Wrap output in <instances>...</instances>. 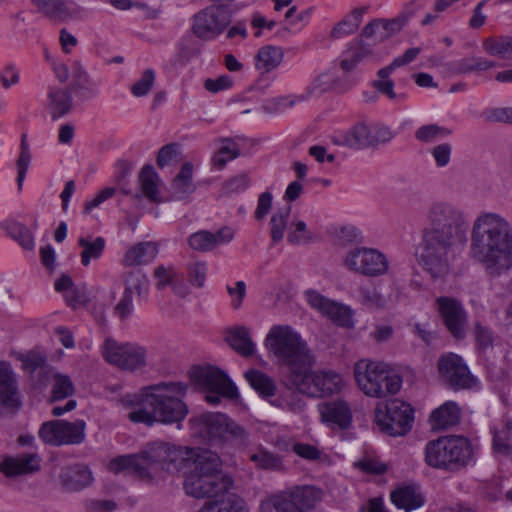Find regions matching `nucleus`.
Here are the masks:
<instances>
[{
	"mask_svg": "<svg viewBox=\"0 0 512 512\" xmlns=\"http://www.w3.org/2000/svg\"><path fill=\"white\" fill-rule=\"evenodd\" d=\"M451 133L452 131L449 128L436 124L424 125L418 129V139L425 142H432L444 139L451 135Z\"/></svg>",
	"mask_w": 512,
	"mask_h": 512,
	"instance_id": "4d7b16f0",
	"label": "nucleus"
},
{
	"mask_svg": "<svg viewBox=\"0 0 512 512\" xmlns=\"http://www.w3.org/2000/svg\"><path fill=\"white\" fill-rule=\"evenodd\" d=\"M425 463L448 473H457L476 463L471 440L463 435H444L428 441L424 449Z\"/></svg>",
	"mask_w": 512,
	"mask_h": 512,
	"instance_id": "423d86ee",
	"label": "nucleus"
},
{
	"mask_svg": "<svg viewBox=\"0 0 512 512\" xmlns=\"http://www.w3.org/2000/svg\"><path fill=\"white\" fill-rule=\"evenodd\" d=\"M178 155V146L176 144H168L163 146L158 152L157 165L160 168L170 166L176 161Z\"/></svg>",
	"mask_w": 512,
	"mask_h": 512,
	"instance_id": "774afa93",
	"label": "nucleus"
},
{
	"mask_svg": "<svg viewBox=\"0 0 512 512\" xmlns=\"http://www.w3.org/2000/svg\"><path fill=\"white\" fill-rule=\"evenodd\" d=\"M77 243L81 248L80 258L84 267H88L91 261L100 259L106 247V240L103 237L91 234L80 235Z\"/></svg>",
	"mask_w": 512,
	"mask_h": 512,
	"instance_id": "cd10ccee",
	"label": "nucleus"
},
{
	"mask_svg": "<svg viewBox=\"0 0 512 512\" xmlns=\"http://www.w3.org/2000/svg\"><path fill=\"white\" fill-rule=\"evenodd\" d=\"M20 82V69L14 63H7L0 69V83L4 89H10Z\"/></svg>",
	"mask_w": 512,
	"mask_h": 512,
	"instance_id": "680f3d73",
	"label": "nucleus"
},
{
	"mask_svg": "<svg viewBox=\"0 0 512 512\" xmlns=\"http://www.w3.org/2000/svg\"><path fill=\"white\" fill-rule=\"evenodd\" d=\"M249 459L260 470L281 471L284 469L282 457L263 446L252 450L249 454Z\"/></svg>",
	"mask_w": 512,
	"mask_h": 512,
	"instance_id": "473e14b6",
	"label": "nucleus"
},
{
	"mask_svg": "<svg viewBox=\"0 0 512 512\" xmlns=\"http://www.w3.org/2000/svg\"><path fill=\"white\" fill-rule=\"evenodd\" d=\"M277 407L293 413H301L306 408V402L295 392L288 391L272 401Z\"/></svg>",
	"mask_w": 512,
	"mask_h": 512,
	"instance_id": "3c124183",
	"label": "nucleus"
},
{
	"mask_svg": "<svg viewBox=\"0 0 512 512\" xmlns=\"http://www.w3.org/2000/svg\"><path fill=\"white\" fill-rule=\"evenodd\" d=\"M370 55V50L367 47H359L349 57L340 61V67L346 70H353Z\"/></svg>",
	"mask_w": 512,
	"mask_h": 512,
	"instance_id": "69168bd1",
	"label": "nucleus"
},
{
	"mask_svg": "<svg viewBox=\"0 0 512 512\" xmlns=\"http://www.w3.org/2000/svg\"><path fill=\"white\" fill-rule=\"evenodd\" d=\"M61 483L71 491H79L91 484L93 478L91 471L84 465H75L63 469Z\"/></svg>",
	"mask_w": 512,
	"mask_h": 512,
	"instance_id": "c85d7f7f",
	"label": "nucleus"
},
{
	"mask_svg": "<svg viewBox=\"0 0 512 512\" xmlns=\"http://www.w3.org/2000/svg\"><path fill=\"white\" fill-rule=\"evenodd\" d=\"M158 254V247L153 242H140L129 248L123 258L125 266H139L152 262Z\"/></svg>",
	"mask_w": 512,
	"mask_h": 512,
	"instance_id": "2f4dec72",
	"label": "nucleus"
},
{
	"mask_svg": "<svg viewBox=\"0 0 512 512\" xmlns=\"http://www.w3.org/2000/svg\"><path fill=\"white\" fill-rule=\"evenodd\" d=\"M495 67V63L481 57L462 58L449 63V69L456 74L485 71Z\"/></svg>",
	"mask_w": 512,
	"mask_h": 512,
	"instance_id": "ea45409f",
	"label": "nucleus"
},
{
	"mask_svg": "<svg viewBox=\"0 0 512 512\" xmlns=\"http://www.w3.org/2000/svg\"><path fill=\"white\" fill-rule=\"evenodd\" d=\"M283 56L281 48L272 45L264 46L256 55V69L262 73L270 72L280 65Z\"/></svg>",
	"mask_w": 512,
	"mask_h": 512,
	"instance_id": "4c0bfd02",
	"label": "nucleus"
},
{
	"mask_svg": "<svg viewBox=\"0 0 512 512\" xmlns=\"http://www.w3.org/2000/svg\"><path fill=\"white\" fill-rule=\"evenodd\" d=\"M85 422L78 419L74 422L61 420V431L64 444H79L85 438Z\"/></svg>",
	"mask_w": 512,
	"mask_h": 512,
	"instance_id": "a18cd8bd",
	"label": "nucleus"
},
{
	"mask_svg": "<svg viewBox=\"0 0 512 512\" xmlns=\"http://www.w3.org/2000/svg\"><path fill=\"white\" fill-rule=\"evenodd\" d=\"M163 469L183 471V488L188 496L202 499L217 496L232 485L224 473L220 457L211 450L189 448L167 443Z\"/></svg>",
	"mask_w": 512,
	"mask_h": 512,
	"instance_id": "f03ea898",
	"label": "nucleus"
},
{
	"mask_svg": "<svg viewBox=\"0 0 512 512\" xmlns=\"http://www.w3.org/2000/svg\"><path fill=\"white\" fill-rule=\"evenodd\" d=\"M187 386L180 382H161L142 387L135 393H127L120 399L121 404L130 409L127 417L136 424L153 426L156 423H180L188 414L182 398Z\"/></svg>",
	"mask_w": 512,
	"mask_h": 512,
	"instance_id": "7ed1b4c3",
	"label": "nucleus"
},
{
	"mask_svg": "<svg viewBox=\"0 0 512 512\" xmlns=\"http://www.w3.org/2000/svg\"><path fill=\"white\" fill-rule=\"evenodd\" d=\"M469 255L491 276L509 271L512 268V225L509 221L498 213H480L472 226Z\"/></svg>",
	"mask_w": 512,
	"mask_h": 512,
	"instance_id": "20e7f679",
	"label": "nucleus"
},
{
	"mask_svg": "<svg viewBox=\"0 0 512 512\" xmlns=\"http://www.w3.org/2000/svg\"><path fill=\"white\" fill-rule=\"evenodd\" d=\"M357 388L369 398L384 399L397 395L403 384L402 376L381 360L361 358L353 365Z\"/></svg>",
	"mask_w": 512,
	"mask_h": 512,
	"instance_id": "0eeeda50",
	"label": "nucleus"
},
{
	"mask_svg": "<svg viewBox=\"0 0 512 512\" xmlns=\"http://www.w3.org/2000/svg\"><path fill=\"white\" fill-rule=\"evenodd\" d=\"M189 246L196 251L208 252L215 248V242H213L212 232L209 231H198L192 234L188 240Z\"/></svg>",
	"mask_w": 512,
	"mask_h": 512,
	"instance_id": "13d9d810",
	"label": "nucleus"
},
{
	"mask_svg": "<svg viewBox=\"0 0 512 512\" xmlns=\"http://www.w3.org/2000/svg\"><path fill=\"white\" fill-rule=\"evenodd\" d=\"M245 378L251 387L262 397L268 398L274 396L276 389L275 383L265 373L258 370H250L245 373Z\"/></svg>",
	"mask_w": 512,
	"mask_h": 512,
	"instance_id": "37998d69",
	"label": "nucleus"
},
{
	"mask_svg": "<svg viewBox=\"0 0 512 512\" xmlns=\"http://www.w3.org/2000/svg\"><path fill=\"white\" fill-rule=\"evenodd\" d=\"M154 276L157 279L156 286L158 289H163L168 285H172L178 278L176 271L171 266H158L154 271Z\"/></svg>",
	"mask_w": 512,
	"mask_h": 512,
	"instance_id": "0e129e2a",
	"label": "nucleus"
},
{
	"mask_svg": "<svg viewBox=\"0 0 512 512\" xmlns=\"http://www.w3.org/2000/svg\"><path fill=\"white\" fill-rule=\"evenodd\" d=\"M240 154V149L236 142L231 139H222L219 148L213 157V163L219 169H222L227 162L236 159Z\"/></svg>",
	"mask_w": 512,
	"mask_h": 512,
	"instance_id": "49530a36",
	"label": "nucleus"
},
{
	"mask_svg": "<svg viewBox=\"0 0 512 512\" xmlns=\"http://www.w3.org/2000/svg\"><path fill=\"white\" fill-rule=\"evenodd\" d=\"M155 81V73L152 69L144 71L142 76L132 85L131 93L135 97L146 96L152 89Z\"/></svg>",
	"mask_w": 512,
	"mask_h": 512,
	"instance_id": "052dcab7",
	"label": "nucleus"
},
{
	"mask_svg": "<svg viewBox=\"0 0 512 512\" xmlns=\"http://www.w3.org/2000/svg\"><path fill=\"white\" fill-rule=\"evenodd\" d=\"M198 512H249V509L242 498L227 494L219 500L206 502Z\"/></svg>",
	"mask_w": 512,
	"mask_h": 512,
	"instance_id": "72a5a7b5",
	"label": "nucleus"
},
{
	"mask_svg": "<svg viewBox=\"0 0 512 512\" xmlns=\"http://www.w3.org/2000/svg\"><path fill=\"white\" fill-rule=\"evenodd\" d=\"M188 277L192 285L202 287L206 281L207 264L205 262L196 261L188 265Z\"/></svg>",
	"mask_w": 512,
	"mask_h": 512,
	"instance_id": "e2e57ef3",
	"label": "nucleus"
},
{
	"mask_svg": "<svg viewBox=\"0 0 512 512\" xmlns=\"http://www.w3.org/2000/svg\"><path fill=\"white\" fill-rule=\"evenodd\" d=\"M46 383L52 381L51 401H59L72 396L75 392L74 384L71 378L52 369L51 374L44 378Z\"/></svg>",
	"mask_w": 512,
	"mask_h": 512,
	"instance_id": "e433bc0d",
	"label": "nucleus"
},
{
	"mask_svg": "<svg viewBox=\"0 0 512 512\" xmlns=\"http://www.w3.org/2000/svg\"><path fill=\"white\" fill-rule=\"evenodd\" d=\"M436 303L448 331L456 339L464 338L467 315L462 304L457 299L446 296L437 298Z\"/></svg>",
	"mask_w": 512,
	"mask_h": 512,
	"instance_id": "aec40b11",
	"label": "nucleus"
},
{
	"mask_svg": "<svg viewBox=\"0 0 512 512\" xmlns=\"http://www.w3.org/2000/svg\"><path fill=\"white\" fill-rule=\"evenodd\" d=\"M20 406L17 375L11 365L0 361V413Z\"/></svg>",
	"mask_w": 512,
	"mask_h": 512,
	"instance_id": "4be33fe9",
	"label": "nucleus"
},
{
	"mask_svg": "<svg viewBox=\"0 0 512 512\" xmlns=\"http://www.w3.org/2000/svg\"><path fill=\"white\" fill-rule=\"evenodd\" d=\"M37 11L50 20L65 22L83 19L87 10L76 3L70 5L65 0H31Z\"/></svg>",
	"mask_w": 512,
	"mask_h": 512,
	"instance_id": "412c9836",
	"label": "nucleus"
},
{
	"mask_svg": "<svg viewBox=\"0 0 512 512\" xmlns=\"http://www.w3.org/2000/svg\"><path fill=\"white\" fill-rule=\"evenodd\" d=\"M438 372L441 380L456 391L471 389L477 384L462 357L455 353H446L439 358Z\"/></svg>",
	"mask_w": 512,
	"mask_h": 512,
	"instance_id": "f3484780",
	"label": "nucleus"
},
{
	"mask_svg": "<svg viewBox=\"0 0 512 512\" xmlns=\"http://www.w3.org/2000/svg\"><path fill=\"white\" fill-rule=\"evenodd\" d=\"M263 344L268 356L279 366L286 367L289 370V377L301 367L315 364V356L308 343L290 325H272L264 338Z\"/></svg>",
	"mask_w": 512,
	"mask_h": 512,
	"instance_id": "39448f33",
	"label": "nucleus"
},
{
	"mask_svg": "<svg viewBox=\"0 0 512 512\" xmlns=\"http://www.w3.org/2000/svg\"><path fill=\"white\" fill-rule=\"evenodd\" d=\"M491 434L494 454L501 457L512 456V421L494 425Z\"/></svg>",
	"mask_w": 512,
	"mask_h": 512,
	"instance_id": "7c9ffc66",
	"label": "nucleus"
},
{
	"mask_svg": "<svg viewBox=\"0 0 512 512\" xmlns=\"http://www.w3.org/2000/svg\"><path fill=\"white\" fill-rule=\"evenodd\" d=\"M483 48L488 54L492 56L506 58V37L487 38L483 42Z\"/></svg>",
	"mask_w": 512,
	"mask_h": 512,
	"instance_id": "338daca9",
	"label": "nucleus"
},
{
	"mask_svg": "<svg viewBox=\"0 0 512 512\" xmlns=\"http://www.w3.org/2000/svg\"><path fill=\"white\" fill-rule=\"evenodd\" d=\"M291 213V207L286 206L277 210L271 218V238L274 243L281 241L287 227L288 218Z\"/></svg>",
	"mask_w": 512,
	"mask_h": 512,
	"instance_id": "09e8293b",
	"label": "nucleus"
},
{
	"mask_svg": "<svg viewBox=\"0 0 512 512\" xmlns=\"http://www.w3.org/2000/svg\"><path fill=\"white\" fill-rule=\"evenodd\" d=\"M194 435L207 440L244 445L248 441L246 430L222 413H204L190 420Z\"/></svg>",
	"mask_w": 512,
	"mask_h": 512,
	"instance_id": "1a4fd4ad",
	"label": "nucleus"
},
{
	"mask_svg": "<svg viewBox=\"0 0 512 512\" xmlns=\"http://www.w3.org/2000/svg\"><path fill=\"white\" fill-rule=\"evenodd\" d=\"M366 8L354 9L345 19L339 22L331 31L333 38H342L357 31L363 20Z\"/></svg>",
	"mask_w": 512,
	"mask_h": 512,
	"instance_id": "79ce46f5",
	"label": "nucleus"
},
{
	"mask_svg": "<svg viewBox=\"0 0 512 512\" xmlns=\"http://www.w3.org/2000/svg\"><path fill=\"white\" fill-rule=\"evenodd\" d=\"M140 189L144 197L152 202H160V179L152 166H144L139 174Z\"/></svg>",
	"mask_w": 512,
	"mask_h": 512,
	"instance_id": "f704fd0d",
	"label": "nucleus"
},
{
	"mask_svg": "<svg viewBox=\"0 0 512 512\" xmlns=\"http://www.w3.org/2000/svg\"><path fill=\"white\" fill-rule=\"evenodd\" d=\"M390 499L397 508L410 512L416 508V488L413 484L401 485L391 492Z\"/></svg>",
	"mask_w": 512,
	"mask_h": 512,
	"instance_id": "c03bdc74",
	"label": "nucleus"
},
{
	"mask_svg": "<svg viewBox=\"0 0 512 512\" xmlns=\"http://www.w3.org/2000/svg\"><path fill=\"white\" fill-rule=\"evenodd\" d=\"M429 224L422 231L421 265L433 279L443 278L449 271L447 254L451 247L466 241L469 221L464 211L449 202H434L425 211Z\"/></svg>",
	"mask_w": 512,
	"mask_h": 512,
	"instance_id": "f257e3e1",
	"label": "nucleus"
},
{
	"mask_svg": "<svg viewBox=\"0 0 512 512\" xmlns=\"http://www.w3.org/2000/svg\"><path fill=\"white\" fill-rule=\"evenodd\" d=\"M191 379L199 389L206 392L205 400L211 405H218L221 397L234 399L238 395L233 382L216 367H195L191 372Z\"/></svg>",
	"mask_w": 512,
	"mask_h": 512,
	"instance_id": "4468645a",
	"label": "nucleus"
},
{
	"mask_svg": "<svg viewBox=\"0 0 512 512\" xmlns=\"http://www.w3.org/2000/svg\"><path fill=\"white\" fill-rule=\"evenodd\" d=\"M167 449L165 442H153L137 454L122 455L112 459L108 469L114 474L133 472L141 477H149L151 470L163 469L165 456L160 450Z\"/></svg>",
	"mask_w": 512,
	"mask_h": 512,
	"instance_id": "9d476101",
	"label": "nucleus"
},
{
	"mask_svg": "<svg viewBox=\"0 0 512 512\" xmlns=\"http://www.w3.org/2000/svg\"><path fill=\"white\" fill-rule=\"evenodd\" d=\"M360 77L353 70L335 67V88L337 93H346L355 87Z\"/></svg>",
	"mask_w": 512,
	"mask_h": 512,
	"instance_id": "603ef678",
	"label": "nucleus"
},
{
	"mask_svg": "<svg viewBox=\"0 0 512 512\" xmlns=\"http://www.w3.org/2000/svg\"><path fill=\"white\" fill-rule=\"evenodd\" d=\"M20 155L17 160V185L18 188L21 189L23 182L26 177V173L29 169L30 162H31V153L29 149V144L26 140V136L23 135L21 139V147H20Z\"/></svg>",
	"mask_w": 512,
	"mask_h": 512,
	"instance_id": "5fc2aeb1",
	"label": "nucleus"
},
{
	"mask_svg": "<svg viewBox=\"0 0 512 512\" xmlns=\"http://www.w3.org/2000/svg\"><path fill=\"white\" fill-rule=\"evenodd\" d=\"M172 189L178 198H182L195 190L193 183V166L191 163H184L172 182Z\"/></svg>",
	"mask_w": 512,
	"mask_h": 512,
	"instance_id": "a19ab883",
	"label": "nucleus"
},
{
	"mask_svg": "<svg viewBox=\"0 0 512 512\" xmlns=\"http://www.w3.org/2000/svg\"><path fill=\"white\" fill-rule=\"evenodd\" d=\"M230 346L242 356H251L256 350L255 343L251 340L250 331L245 326L236 327L227 336Z\"/></svg>",
	"mask_w": 512,
	"mask_h": 512,
	"instance_id": "c9c22d12",
	"label": "nucleus"
},
{
	"mask_svg": "<svg viewBox=\"0 0 512 512\" xmlns=\"http://www.w3.org/2000/svg\"><path fill=\"white\" fill-rule=\"evenodd\" d=\"M17 359L22 363V369L33 376L35 386L43 388L46 386V378L52 372V368L46 364L44 354L31 351L26 354H19Z\"/></svg>",
	"mask_w": 512,
	"mask_h": 512,
	"instance_id": "a878e982",
	"label": "nucleus"
},
{
	"mask_svg": "<svg viewBox=\"0 0 512 512\" xmlns=\"http://www.w3.org/2000/svg\"><path fill=\"white\" fill-rule=\"evenodd\" d=\"M416 58V48H410L401 56L396 57L388 66L378 71L379 78H389L391 73L399 67L411 63Z\"/></svg>",
	"mask_w": 512,
	"mask_h": 512,
	"instance_id": "bf43d9fd",
	"label": "nucleus"
},
{
	"mask_svg": "<svg viewBox=\"0 0 512 512\" xmlns=\"http://www.w3.org/2000/svg\"><path fill=\"white\" fill-rule=\"evenodd\" d=\"M374 421L379 429L390 436H403L414 421L413 407L399 399L386 404L378 403L374 410Z\"/></svg>",
	"mask_w": 512,
	"mask_h": 512,
	"instance_id": "ddd939ff",
	"label": "nucleus"
},
{
	"mask_svg": "<svg viewBox=\"0 0 512 512\" xmlns=\"http://www.w3.org/2000/svg\"><path fill=\"white\" fill-rule=\"evenodd\" d=\"M412 17L413 11L402 13L391 20L373 21L364 27V34L366 36H375L380 40L389 38L401 31Z\"/></svg>",
	"mask_w": 512,
	"mask_h": 512,
	"instance_id": "bb28decb",
	"label": "nucleus"
},
{
	"mask_svg": "<svg viewBox=\"0 0 512 512\" xmlns=\"http://www.w3.org/2000/svg\"><path fill=\"white\" fill-rule=\"evenodd\" d=\"M102 355L108 363L130 372L143 371L152 365L149 351L138 343H119L107 338L102 345Z\"/></svg>",
	"mask_w": 512,
	"mask_h": 512,
	"instance_id": "9b49d317",
	"label": "nucleus"
},
{
	"mask_svg": "<svg viewBox=\"0 0 512 512\" xmlns=\"http://www.w3.org/2000/svg\"><path fill=\"white\" fill-rule=\"evenodd\" d=\"M304 296L311 308L317 310L337 325L346 328L354 326L353 311L348 306L326 298L315 290L306 291Z\"/></svg>",
	"mask_w": 512,
	"mask_h": 512,
	"instance_id": "a211bd4d",
	"label": "nucleus"
},
{
	"mask_svg": "<svg viewBox=\"0 0 512 512\" xmlns=\"http://www.w3.org/2000/svg\"><path fill=\"white\" fill-rule=\"evenodd\" d=\"M133 296L146 297L149 291V280L140 270L132 271L125 280V289Z\"/></svg>",
	"mask_w": 512,
	"mask_h": 512,
	"instance_id": "de8ad7c7",
	"label": "nucleus"
},
{
	"mask_svg": "<svg viewBox=\"0 0 512 512\" xmlns=\"http://www.w3.org/2000/svg\"><path fill=\"white\" fill-rule=\"evenodd\" d=\"M71 73V89L80 100H90L99 95L101 80L91 77L80 62H73Z\"/></svg>",
	"mask_w": 512,
	"mask_h": 512,
	"instance_id": "5701e85b",
	"label": "nucleus"
},
{
	"mask_svg": "<svg viewBox=\"0 0 512 512\" xmlns=\"http://www.w3.org/2000/svg\"><path fill=\"white\" fill-rule=\"evenodd\" d=\"M39 469L40 457L38 454L6 456L0 463V471L8 477L30 474Z\"/></svg>",
	"mask_w": 512,
	"mask_h": 512,
	"instance_id": "393cba45",
	"label": "nucleus"
},
{
	"mask_svg": "<svg viewBox=\"0 0 512 512\" xmlns=\"http://www.w3.org/2000/svg\"><path fill=\"white\" fill-rule=\"evenodd\" d=\"M341 143L355 149L371 145L370 124L359 122L342 135Z\"/></svg>",
	"mask_w": 512,
	"mask_h": 512,
	"instance_id": "58836bf2",
	"label": "nucleus"
},
{
	"mask_svg": "<svg viewBox=\"0 0 512 512\" xmlns=\"http://www.w3.org/2000/svg\"><path fill=\"white\" fill-rule=\"evenodd\" d=\"M311 89L315 93H324L329 91L336 92L335 88V67H332L319 74L313 81Z\"/></svg>",
	"mask_w": 512,
	"mask_h": 512,
	"instance_id": "6e6d98bb",
	"label": "nucleus"
},
{
	"mask_svg": "<svg viewBox=\"0 0 512 512\" xmlns=\"http://www.w3.org/2000/svg\"><path fill=\"white\" fill-rule=\"evenodd\" d=\"M301 367L291 377L294 389L309 398H325L340 394L345 387L344 377L332 369Z\"/></svg>",
	"mask_w": 512,
	"mask_h": 512,
	"instance_id": "6e6552de",
	"label": "nucleus"
},
{
	"mask_svg": "<svg viewBox=\"0 0 512 512\" xmlns=\"http://www.w3.org/2000/svg\"><path fill=\"white\" fill-rule=\"evenodd\" d=\"M342 265L349 272L367 277H379L389 270V261L380 250L356 246L342 256Z\"/></svg>",
	"mask_w": 512,
	"mask_h": 512,
	"instance_id": "2eb2a0df",
	"label": "nucleus"
},
{
	"mask_svg": "<svg viewBox=\"0 0 512 512\" xmlns=\"http://www.w3.org/2000/svg\"><path fill=\"white\" fill-rule=\"evenodd\" d=\"M45 106L52 118L58 119L70 111L72 97L66 89L49 87Z\"/></svg>",
	"mask_w": 512,
	"mask_h": 512,
	"instance_id": "c756f323",
	"label": "nucleus"
},
{
	"mask_svg": "<svg viewBox=\"0 0 512 512\" xmlns=\"http://www.w3.org/2000/svg\"><path fill=\"white\" fill-rule=\"evenodd\" d=\"M317 412L320 422L331 430H346L351 426V406L344 399L320 402L317 404Z\"/></svg>",
	"mask_w": 512,
	"mask_h": 512,
	"instance_id": "6ab92c4d",
	"label": "nucleus"
},
{
	"mask_svg": "<svg viewBox=\"0 0 512 512\" xmlns=\"http://www.w3.org/2000/svg\"><path fill=\"white\" fill-rule=\"evenodd\" d=\"M461 420V408L454 401H446L429 416L428 422L434 432L445 431L457 426Z\"/></svg>",
	"mask_w": 512,
	"mask_h": 512,
	"instance_id": "b1692460",
	"label": "nucleus"
},
{
	"mask_svg": "<svg viewBox=\"0 0 512 512\" xmlns=\"http://www.w3.org/2000/svg\"><path fill=\"white\" fill-rule=\"evenodd\" d=\"M312 239L313 235L304 221L294 220L292 222L287 236L288 242L294 245H303L309 243Z\"/></svg>",
	"mask_w": 512,
	"mask_h": 512,
	"instance_id": "864d4df0",
	"label": "nucleus"
},
{
	"mask_svg": "<svg viewBox=\"0 0 512 512\" xmlns=\"http://www.w3.org/2000/svg\"><path fill=\"white\" fill-rule=\"evenodd\" d=\"M231 10L226 5H211L194 16V34L204 40L220 35L230 23Z\"/></svg>",
	"mask_w": 512,
	"mask_h": 512,
	"instance_id": "dca6fc26",
	"label": "nucleus"
},
{
	"mask_svg": "<svg viewBox=\"0 0 512 512\" xmlns=\"http://www.w3.org/2000/svg\"><path fill=\"white\" fill-rule=\"evenodd\" d=\"M320 498L321 491L313 486L296 487L266 497L261 501L260 512H304Z\"/></svg>",
	"mask_w": 512,
	"mask_h": 512,
	"instance_id": "f8f14e48",
	"label": "nucleus"
},
{
	"mask_svg": "<svg viewBox=\"0 0 512 512\" xmlns=\"http://www.w3.org/2000/svg\"><path fill=\"white\" fill-rule=\"evenodd\" d=\"M39 437L46 444L54 446L63 445L61 420L49 421L42 424L39 429Z\"/></svg>",
	"mask_w": 512,
	"mask_h": 512,
	"instance_id": "8fccbe9b",
	"label": "nucleus"
}]
</instances>
